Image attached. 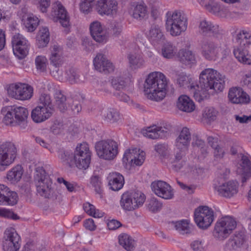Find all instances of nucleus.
I'll use <instances>...</instances> for the list:
<instances>
[{"label":"nucleus","instance_id":"obj_1","mask_svg":"<svg viewBox=\"0 0 251 251\" xmlns=\"http://www.w3.org/2000/svg\"><path fill=\"white\" fill-rule=\"evenodd\" d=\"M178 82L199 101L208 98L210 95L222 92L225 88V81L222 75L212 68L201 71L198 84H195L185 75L180 77Z\"/></svg>","mask_w":251,"mask_h":251},{"label":"nucleus","instance_id":"obj_2","mask_svg":"<svg viewBox=\"0 0 251 251\" xmlns=\"http://www.w3.org/2000/svg\"><path fill=\"white\" fill-rule=\"evenodd\" d=\"M168 79L160 72H153L147 76L144 84V93L149 99L160 101L167 93Z\"/></svg>","mask_w":251,"mask_h":251},{"label":"nucleus","instance_id":"obj_3","mask_svg":"<svg viewBox=\"0 0 251 251\" xmlns=\"http://www.w3.org/2000/svg\"><path fill=\"white\" fill-rule=\"evenodd\" d=\"M3 115V122L6 125H19L21 128L27 126L28 116L27 109L23 107L9 106L2 110Z\"/></svg>","mask_w":251,"mask_h":251},{"label":"nucleus","instance_id":"obj_4","mask_svg":"<svg viewBox=\"0 0 251 251\" xmlns=\"http://www.w3.org/2000/svg\"><path fill=\"white\" fill-rule=\"evenodd\" d=\"M146 200V196L142 192L130 190L124 192L121 195L119 204L124 211L130 212L142 207Z\"/></svg>","mask_w":251,"mask_h":251},{"label":"nucleus","instance_id":"obj_5","mask_svg":"<svg viewBox=\"0 0 251 251\" xmlns=\"http://www.w3.org/2000/svg\"><path fill=\"white\" fill-rule=\"evenodd\" d=\"M52 105L50 97L46 94L42 95L39 104L31 112V118L35 123H41L49 119L52 114Z\"/></svg>","mask_w":251,"mask_h":251},{"label":"nucleus","instance_id":"obj_6","mask_svg":"<svg viewBox=\"0 0 251 251\" xmlns=\"http://www.w3.org/2000/svg\"><path fill=\"white\" fill-rule=\"evenodd\" d=\"M63 52L61 48L58 46H54L51 50V53L50 56V64L55 67V71L51 72L53 76L62 80L63 77L69 79L71 82L76 81L78 75L74 70L69 72L63 73L62 70L57 69L62 62V56Z\"/></svg>","mask_w":251,"mask_h":251},{"label":"nucleus","instance_id":"obj_7","mask_svg":"<svg viewBox=\"0 0 251 251\" xmlns=\"http://www.w3.org/2000/svg\"><path fill=\"white\" fill-rule=\"evenodd\" d=\"M250 33L246 30L241 31L238 35L237 46L234 50V55L237 60L244 64L251 65V54L248 48Z\"/></svg>","mask_w":251,"mask_h":251},{"label":"nucleus","instance_id":"obj_8","mask_svg":"<svg viewBox=\"0 0 251 251\" xmlns=\"http://www.w3.org/2000/svg\"><path fill=\"white\" fill-rule=\"evenodd\" d=\"M95 150L100 158L105 160H112L119 153V145L113 140H101L96 143Z\"/></svg>","mask_w":251,"mask_h":251},{"label":"nucleus","instance_id":"obj_9","mask_svg":"<svg viewBox=\"0 0 251 251\" xmlns=\"http://www.w3.org/2000/svg\"><path fill=\"white\" fill-rule=\"evenodd\" d=\"M146 152L138 147H131L126 150L122 158V164L126 169L141 166L146 159Z\"/></svg>","mask_w":251,"mask_h":251},{"label":"nucleus","instance_id":"obj_10","mask_svg":"<svg viewBox=\"0 0 251 251\" xmlns=\"http://www.w3.org/2000/svg\"><path fill=\"white\" fill-rule=\"evenodd\" d=\"M92 152L89 146L83 142L77 145L74 151L73 161L79 169L86 170L91 163Z\"/></svg>","mask_w":251,"mask_h":251},{"label":"nucleus","instance_id":"obj_11","mask_svg":"<svg viewBox=\"0 0 251 251\" xmlns=\"http://www.w3.org/2000/svg\"><path fill=\"white\" fill-rule=\"evenodd\" d=\"M186 20L181 14L173 12L168 15L166 22L167 31L173 36L180 35L187 28Z\"/></svg>","mask_w":251,"mask_h":251},{"label":"nucleus","instance_id":"obj_12","mask_svg":"<svg viewBox=\"0 0 251 251\" xmlns=\"http://www.w3.org/2000/svg\"><path fill=\"white\" fill-rule=\"evenodd\" d=\"M1 245L3 251H19L21 238L14 228H8L4 232Z\"/></svg>","mask_w":251,"mask_h":251},{"label":"nucleus","instance_id":"obj_13","mask_svg":"<svg viewBox=\"0 0 251 251\" xmlns=\"http://www.w3.org/2000/svg\"><path fill=\"white\" fill-rule=\"evenodd\" d=\"M33 88L25 83H12L7 88V92L10 97L21 100L30 99L33 96Z\"/></svg>","mask_w":251,"mask_h":251},{"label":"nucleus","instance_id":"obj_14","mask_svg":"<svg viewBox=\"0 0 251 251\" xmlns=\"http://www.w3.org/2000/svg\"><path fill=\"white\" fill-rule=\"evenodd\" d=\"M11 42L14 55L20 59L25 58L30 48L28 40L22 34L16 33L12 37Z\"/></svg>","mask_w":251,"mask_h":251},{"label":"nucleus","instance_id":"obj_15","mask_svg":"<svg viewBox=\"0 0 251 251\" xmlns=\"http://www.w3.org/2000/svg\"><path fill=\"white\" fill-rule=\"evenodd\" d=\"M194 220L199 227L206 229L214 221L213 211L207 206H200L195 211Z\"/></svg>","mask_w":251,"mask_h":251},{"label":"nucleus","instance_id":"obj_16","mask_svg":"<svg viewBox=\"0 0 251 251\" xmlns=\"http://www.w3.org/2000/svg\"><path fill=\"white\" fill-rule=\"evenodd\" d=\"M47 16L54 22L59 21L61 25L65 28L68 29L71 25L68 12L60 2L53 3L52 10Z\"/></svg>","mask_w":251,"mask_h":251},{"label":"nucleus","instance_id":"obj_17","mask_svg":"<svg viewBox=\"0 0 251 251\" xmlns=\"http://www.w3.org/2000/svg\"><path fill=\"white\" fill-rule=\"evenodd\" d=\"M17 150L15 146L10 143H6L0 146V170H4L12 164L16 156Z\"/></svg>","mask_w":251,"mask_h":251},{"label":"nucleus","instance_id":"obj_18","mask_svg":"<svg viewBox=\"0 0 251 251\" xmlns=\"http://www.w3.org/2000/svg\"><path fill=\"white\" fill-rule=\"evenodd\" d=\"M34 181L38 193L42 196H46L51 188L52 182L42 167L36 169Z\"/></svg>","mask_w":251,"mask_h":251},{"label":"nucleus","instance_id":"obj_19","mask_svg":"<svg viewBox=\"0 0 251 251\" xmlns=\"http://www.w3.org/2000/svg\"><path fill=\"white\" fill-rule=\"evenodd\" d=\"M238 183L237 181H225L223 178L214 185V191L219 195L230 198L236 195L238 191Z\"/></svg>","mask_w":251,"mask_h":251},{"label":"nucleus","instance_id":"obj_20","mask_svg":"<svg viewBox=\"0 0 251 251\" xmlns=\"http://www.w3.org/2000/svg\"><path fill=\"white\" fill-rule=\"evenodd\" d=\"M236 226L235 220L229 216L220 219L215 227V236L220 239L226 238Z\"/></svg>","mask_w":251,"mask_h":251},{"label":"nucleus","instance_id":"obj_21","mask_svg":"<svg viewBox=\"0 0 251 251\" xmlns=\"http://www.w3.org/2000/svg\"><path fill=\"white\" fill-rule=\"evenodd\" d=\"M190 141V134L188 128L183 127L175 143L176 159L179 160L188 149Z\"/></svg>","mask_w":251,"mask_h":251},{"label":"nucleus","instance_id":"obj_22","mask_svg":"<svg viewBox=\"0 0 251 251\" xmlns=\"http://www.w3.org/2000/svg\"><path fill=\"white\" fill-rule=\"evenodd\" d=\"M90 34L97 42L105 44L109 40V33L105 26L100 22L96 21L91 23L89 26Z\"/></svg>","mask_w":251,"mask_h":251},{"label":"nucleus","instance_id":"obj_23","mask_svg":"<svg viewBox=\"0 0 251 251\" xmlns=\"http://www.w3.org/2000/svg\"><path fill=\"white\" fill-rule=\"evenodd\" d=\"M22 24L27 31L32 32L38 26L40 20L38 17L34 14L28 13L25 9H22L18 13Z\"/></svg>","mask_w":251,"mask_h":251},{"label":"nucleus","instance_id":"obj_24","mask_svg":"<svg viewBox=\"0 0 251 251\" xmlns=\"http://www.w3.org/2000/svg\"><path fill=\"white\" fill-rule=\"evenodd\" d=\"M153 193L158 197L165 199L171 200L174 197V190L167 182L163 181H155L151 184Z\"/></svg>","mask_w":251,"mask_h":251},{"label":"nucleus","instance_id":"obj_25","mask_svg":"<svg viewBox=\"0 0 251 251\" xmlns=\"http://www.w3.org/2000/svg\"><path fill=\"white\" fill-rule=\"evenodd\" d=\"M155 151L158 154L162 161L169 163V166L174 170H179L183 165L182 162L175 159L172 161L170 160V151L167 145L165 144H157L154 146Z\"/></svg>","mask_w":251,"mask_h":251},{"label":"nucleus","instance_id":"obj_26","mask_svg":"<svg viewBox=\"0 0 251 251\" xmlns=\"http://www.w3.org/2000/svg\"><path fill=\"white\" fill-rule=\"evenodd\" d=\"M96 10L100 15L113 16L118 12V3L115 0H98Z\"/></svg>","mask_w":251,"mask_h":251},{"label":"nucleus","instance_id":"obj_27","mask_svg":"<svg viewBox=\"0 0 251 251\" xmlns=\"http://www.w3.org/2000/svg\"><path fill=\"white\" fill-rule=\"evenodd\" d=\"M228 99L234 104H247L250 102V96L240 87L231 88L228 91Z\"/></svg>","mask_w":251,"mask_h":251},{"label":"nucleus","instance_id":"obj_28","mask_svg":"<svg viewBox=\"0 0 251 251\" xmlns=\"http://www.w3.org/2000/svg\"><path fill=\"white\" fill-rule=\"evenodd\" d=\"M239 157L241 159L237 165V173L244 182L251 177V158L242 154Z\"/></svg>","mask_w":251,"mask_h":251},{"label":"nucleus","instance_id":"obj_29","mask_svg":"<svg viewBox=\"0 0 251 251\" xmlns=\"http://www.w3.org/2000/svg\"><path fill=\"white\" fill-rule=\"evenodd\" d=\"M109 189L113 191H118L122 189L125 184L124 176L119 173H110L106 177Z\"/></svg>","mask_w":251,"mask_h":251},{"label":"nucleus","instance_id":"obj_30","mask_svg":"<svg viewBox=\"0 0 251 251\" xmlns=\"http://www.w3.org/2000/svg\"><path fill=\"white\" fill-rule=\"evenodd\" d=\"M176 57L182 64L187 68L196 66L197 62L195 54L189 49L180 50Z\"/></svg>","mask_w":251,"mask_h":251},{"label":"nucleus","instance_id":"obj_31","mask_svg":"<svg viewBox=\"0 0 251 251\" xmlns=\"http://www.w3.org/2000/svg\"><path fill=\"white\" fill-rule=\"evenodd\" d=\"M18 201V196L14 192H10L9 189L0 184V204L13 205Z\"/></svg>","mask_w":251,"mask_h":251},{"label":"nucleus","instance_id":"obj_32","mask_svg":"<svg viewBox=\"0 0 251 251\" xmlns=\"http://www.w3.org/2000/svg\"><path fill=\"white\" fill-rule=\"evenodd\" d=\"M129 15L134 19L142 20L148 17V11L147 6L143 2L134 3L128 9Z\"/></svg>","mask_w":251,"mask_h":251},{"label":"nucleus","instance_id":"obj_33","mask_svg":"<svg viewBox=\"0 0 251 251\" xmlns=\"http://www.w3.org/2000/svg\"><path fill=\"white\" fill-rule=\"evenodd\" d=\"M176 107L180 111L190 113L194 112L196 108L194 101L188 96H180L176 102Z\"/></svg>","mask_w":251,"mask_h":251},{"label":"nucleus","instance_id":"obj_34","mask_svg":"<svg viewBox=\"0 0 251 251\" xmlns=\"http://www.w3.org/2000/svg\"><path fill=\"white\" fill-rule=\"evenodd\" d=\"M142 134L145 137L151 139L163 138L167 134V128L160 126L153 125L142 129Z\"/></svg>","mask_w":251,"mask_h":251},{"label":"nucleus","instance_id":"obj_35","mask_svg":"<svg viewBox=\"0 0 251 251\" xmlns=\"http://www.w3.org/2000/svg\"><path fill=\"white\" fill-rule=\"evenodd\" d=\"M95 68L100 71L110 72L113 70V65L102 54H98L93 60Z\"/></svg>","mask_w":251,"mask_h":251},{"label":"nucleus","instance_id":"obj_36","mask_svg":"<svg viewBox=\"0 0 251 251\" xmlns=\"http://www.w3.org/2000/svg\"><path fill=\"white\" fill-rule=\"evenodd\" d=\"M222 49L219 44L216 42H211L208 47L202 51L203 55L209 60H216L221 57Z\"/></svg>","mask_w":251,"mask_h":251},{"label":"nucleus","instance_id":"obj_37","mask_svg":"<svg viewBox=\"0 0 251 251\" xmlns=\"http://www.w3.org/2000/svg\"><path fill=\"white\" fill-rule=\"evenodd\" d=\"M119 244L126 251H133L136 243L134 239L126 233H122L118 237Z\"/></svg>","mask_w":251,"mask_h":251},{"label":"nucleus","instance_id":"obj_38","mask_svg":"<svg viewBox=\"0 0 251 251\" xmlns=\"http://www.w3.org/2000/svg\"><path fill=\"white\" fill-rule=\"evenodd\" d=\"M50 41L49 29L46 27L40 28L36 37V44L39 48L46 47Z\"/></svg>","mask_w":251,"mask_h":251},{"label":"nucleus","instance_id":"obj_39","mask_svg":"<svg viewBox=\"0 0 251 251\" xmlns=\"http://www.w3.org/2000/svg\"><path fill=\"white\" fill-rule=\"evenodd\" d=\"M147 35L151 43L154 46L157 47L164 42L163 35L158 28H151L147 32Z\"/></svg>","mask_w":251,"mask_h":251},{"label":"nucleus","instance_id":"obj_40","mask_svg":"<svg viewBox=\"0 0 251 251\" xmlns=\"http://www.w3.org/2000/svg\"><path fill=\"white\" fill-rule=\"evenodd\" d=\"M23 172V169L21 166H16L8 172L6 178L10 183H16L22 178Z\"/></svg>","mask_w":251,"mask_h":251},{"label":"nucleus","instance_id":"obj_41","mask_svg":"<svg viewBox=\"0 0 251 251\" xmlns=\"http://www.w3.org/2000/svg\"><path fill=\"white\" fill-rule=\"evenodd\" d=\"M171 226L180 233H185L188 232L190 228V222L189 220L184 219L172 222Z\"/></svg>","mask_w":251,"mask_h":251},{"label":"nucleus","instance_id":"obj_42","mask_svg":"<svg viewBox=\"0 0 251 251\" xmlns=\"http://www.w3.org/2000/svg\"><path fill=\"white\" fill-rule=\"evenodd\" d=\"M83 209L88 215L95 218H102L104 215V212L96 209L93 204L89 202L83 204Z\"/></svg>","mask_w":251,"mask_h":251},{"label":"nucleus","instance_id":"obj_43","mask_svg":"<svg viewBox=\"0 0 251 251\" xmlns=\"http://www.w3.org/2000/svg\"><path fill=\"white\" fill-rule=\"evenodd\" d=\"M35 65L37 73H43L47 71L48 65V60L44 56H38L35 58Z\"/></svg>","mask_w":251,"mask_h":251},{"label":"nucleus","instance_id":"obj_44","mask_svg":"<svg viewBox=\"0 0 251 251\" xmlns=\"http://www.w3.org/2000/svg\"><path fill=\"white\" fill-rule=\"evenodd\" d=\"M95 0H80L79 3V10L80 12L86 15L91 13L94 6Z\"/></svg>","mask_w":251,"mask_h":251},{"label":"nucleus","instance_id":"obj_45","mask_svg":"<svg viewBox=\"0 0 251 251\" xmlns=\"http://www.w3.org/2000/svg\"><path fill=\"white\" fill-rule=\"evenodd\" d=\"M162 55L166 58H173L175 56V48L170 43L164 44L161 50Z\"/></svg>","mask_w":251,"mask_h":251},{"label":"nucleus","instance_id":"obj_46","mask_svg":"<svg viewBox=\"0 0 251 251\" xmlns=\"http://www.w3.org/2000/svg\"><path fill=\"white\" fill-rule=\"evenodd\" d=\"M131 83L129 79L124 78L121 76L116 77L111 80V84L113 87L116 89H123L126 86Z\"/></svg>","mask_w":251,"mask_h":251},{"label":"nucleus","instance_id":"obj_47","mask_svg":"<svg viewBox=\"0 0 251 251\" xmlns=\"http://www.w3.org/2000/svg\"><path fill=\"white\" fill-rule=\"evenodd\" d=\"M230 245L235 250H238L245 246V239L243 234L235 235L230 242Z\"/></svg>","mask_w":251,"mask_h":251},{"label":"nucleus","instance_id":"obj_48","mask_svg":"<svg viewBox=\"0 0 251 251\" xmlns=\"http://www.w3.org/2000/svg\"><path fill=\"white\" fill-rule=\"evenodd\" d=\"M32 3L41 13H46L50 5V0H32Z\"/></svg>","mask_w":251,"mask_h":251},{"label":"nucleus","instance_id":"obj_49","mask_svg":"<svg viewBox=\"0 0 251 251\" xmlns=\"http://www.w3.org/2000/svg\"><path fill=\"white\" fill-rule=\"evenodd\" d=\"M191 247L194 251H206L208 244L203 239H198L191 243Z\"/></svg>","mask_w":251,"mask_h":251},{"label":"nucleus","instance_id":"obj_50","mask_svg":"<svg viewBox=\"0 0 251 251\" xmlns=\"http://www.w3.org/2000/svg\"><path fill=\"white\" fill-rule=\"evenodd\" d=\"M218 111L213 107H207L203 111L202 118L207 122L213 120L217 116Z\"/></svg>","mask_w":251,"mask_h":251},{"label":"nucleus","instance_id":"obj_51","mask_svg":"<svg viewBox=\"0 0 251 251\" xmlns=\"http://www.w3.org/2000/svg\"><path fill=\"white\" fill-rule=\"evenodd\" d=\"M162 207V203L156 199H151L148 204V209L153 212L159 211Z\"/></svg>","mask_w":251,"mask_h":251},{"label":"nucleus","instance_id":"obj_52","mask_svg":"<svg viewBox=\"0 0 251 251\" xmlns=\"http://www.w3.org/2000/svg\"><path fill=\"white\" fill-rule=\"evenodd\" d=\"M0 216L13 220H20V217L13 211L3 208H0Z\"/></svg>","mask_w":251,"mask_h":251},{"label":"nucleus","instance_id":"obj_53","mask_svg":"<svg viewBox=\"0 0 251 251\" xmlns=\"http://www.w3.org/2000/svg\"><path fill=\"white\" fill-rule=\"evenodd\" d=\"M83 226L86 230L91 231H94L97 228V225L94 221L91 218L87 219L84 221Z\"/></svg>","mask_w":251,"mask_h":251},{"label":"nucleus","instance_id":"obj_54","mask_svg":"<svg viewBox=\"0 0 251 251\" xmlns=\"http://www.w3.org/2000/svg\"><path fill=\"white\" fill-rule=\"evenodd\" d=\"M214 26L210 22L202 21L200 25V29L202 32H207L213 30Z\"/></svg>","mask_w":251,"mask_h":251},{"label":"nucleus","instance_id":"obj_55","mask_svg":"<svg viewBox=\"0 0 251 251\" xmlns=\"http://www.w3.org/2000/svg\"><path fill=\"white\" fill-rule=\"evenodd\" d=\"M57 181L60 184H63L65 186L66 189L70 192H73L75 189V184L66 181L63 178H58Z\"/></svg>","mask_w":251,"mask_h":251},{"label":"nucleus","instance_id":"obj_56","mask_svg":"<svg viewBox=\"0 0 251 251\" xmlns=\"http://www.w3.org/2000/svg\"><path fill=\"white\" fill-rule=\"evenodd\" d=\"M235 120L241 124L248 123L251 122V115H236Z\"/></svg>","mask_w":251,"mask_h":251},{"label":"nucleus","instance_id":"obj_57","mask_svg":"<svg viewBox=\"0 0 251 251\" xmlns=\"http://www.w3.org/2000/svg\"><path fill=\"white\" fill-rule=\"evenodd\" d=\"M107 227L110 230H115L121 226L120 223L116 220H109L107 223Z\"/></svg>","mask_w":251,"mask_h":251},{"label":"nucleus","instance_id":"obj_58","mask_svg":"<svg viewBox=\"0 0 251 251\" xmlns=\"http://www.w3.org/2000/svg\"><path fill=\"white\" fill-rule=\"evenodd\" d=\"M118 116V113L116 111L110 109L107 111L106 118L110 121H114L117 120Z\"/></svg>","mask_w":251,"mask_h":251},{"label":"nucleus","instance_id":"obj_59","mask_svg":"<svg viewBox=\"0 0 251 251\" xmlns=\"http://www.w3.org/2000/svg\"><path fill=\"white\" fill-rule=\"evenodd\" d=\"M36 248L35 244L32 241L27 242L24 247L25 251H33Z\"/></svg>","mask_w":251,"mask_h":251},{"label":"nucleus","instance_id":"obj_60","mask_svg":"<svg viewBox=\"0 0 251 251\" xmlns=\"http://www.w3.org/2000/svg\"><path fill=\"white\" fill-rule=\"evenodd\" d=\"M5 45V34L4 31L0 29V51L1 50Z\"/></svg>","mask_w":251,"mask_h":251},{"label":"nucleus","instance_id":"obj_61","mask_svg":"<svg viewBox=\"0 0 251 251\" xmlns=\"http://www.w3.org/2000/svg\"><path fill=\"white\" fill-rule=\"evenodd\" d=\"M91 183L94 187H98L100 184V181L99 177L94 176L91 179Z\"/></svg>","mask_w":251,"mask_h":251},{"label":"nucleus","instance_id":"obj_62","mask_svg":"<svg viewBox=\"0 0 251 251\" xmlns=\"http://www.w3.org/2000/svg\"><path fill=\"white\" fill-rule=\"evenodd\" d=\"M243 82L245 85H249L251 83V73L245 75Z\"/></svg>","mask_w":251,"mask_h":251},{"label":"nucleus","instance_id":"obj_63","mask_svg":"<svg viewBox=\"0 0 251 251\" xmlns=\"http://www.w3.org/2000/svg\"><path fill=\"white\" fill-rule=\"evenodd\" d=\"M223 150L219 147H216L215 148L214 154L216 156H220L223 154Z\"/></svg>","mask_w":251,"mask_h":251},{"label":"nucleus","instance_id":"obj_64","mask_svg":"<svg viewBox=\"0 0 251 251\" xmlns=\"http://www.w3.org/2000/svg\"><path fill=\"white\" fill-rule=\"evenodd\" d=\"M178 184L182 189L186 190L189 193L191 192V188L189 186H186L180 182H178Z\"/></svg>","mask_w":251,"mask_h":251}]
</instances>
